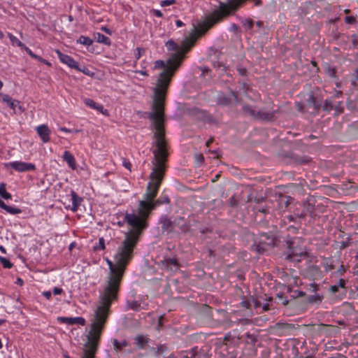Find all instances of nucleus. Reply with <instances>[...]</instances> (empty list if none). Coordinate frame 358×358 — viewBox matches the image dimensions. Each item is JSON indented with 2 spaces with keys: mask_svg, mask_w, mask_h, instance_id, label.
<instances>
[{
  "mask_svg": "<svg viewBox=\"0 0 358 358\" xmlns=\"http://www.w3.org/2000/svg\"><path fill=\"white\" fill-rule=\"evenodd\" d=\"M124 220L131 229L125 234V238L114 256V262L106 259L110 273L94 310V315L107 320L111 304L118 299L121 282L127 266L133 258L134 250L143 230L147 228L145 218L141 220L134 215H125Z\"/></svg>",
  "mask_w": 358,
  "mask_h": 358,
  "instance_id": "f257e3e1",
  "label": "nucleus"
},
{
  "mask_svg": "<svg viewBox=\"0 0 358 358\" xmlns=\"http://www.w3.org/2000/svg\"><path fill=\"white\" fill-rule=\"evenodd\" d=\"M183 60L182 52L172 53L165 63L163 60H157L155 63V68H164L160 73L153 88L152 110L148 114V118L152 122L154 130L160 128L165 129V101L169 84L176 71L180 66Z\"/></svg>",
  "mask_w": 358,
  "mask_h": 358,
  "instance_id": "f03ea898",
  "label": "nucleus"
},
{
  "mask_svg": "<svg viewBox=\"0 0 358 358\" xmlns=\"http://www.w3.org/2000/svg\"><path fill=\"white\" fill-rule=\"evenodd\" d=\"M152 147L153 159L152 172L150 174V182L148 184L145 194V201L149 203H152V201L157 196L167 167L169 145L166 138V130H162L159 127L157 130H154Z\"/></svg>",
  "mask_w": 358,
  "mask_h": 358,
  "instance_id": "7ed1b4c3",
  "label": "nucleus"
},
{
  "mask_svg": "<svg viewBox=\"0 0 358 358\" xmlns=\"http://www.w3.org/2000/svg\"><path fill=\"white\" fill-rule=\"evenodd\" d=\"M247 0H231L227 3H220L217 9L208 15L204 21L199 24L198 28L194 27V32L199 36L206 34L214 24L229 16L232 11L236 10Z\"/></svg>",
  "mask_w": 358,
  "mask_h": 358,
  "instance_id": "20e7f679",
  "label": "nucleus"
},
{
  "mask_svg": "<svg viewBox=\"0 0 358 358\" xmlns=\"http://www.w3.org/2000/svg\"><path fill=\"white\" fill-rule=\"evenodd\" d=\"M106 322L107 319L94 314L90 329L86 336L87 342L85 344V348L80 358H95L101 336ZM64 357V358H71L66 354Z\"/></svg>",
  "mask_w": 358,
  "mask_h": 358,
  "instance_id": "39448f33",
  "label": "nucleus"
},
{
  "mask_svg": "<svg viewBox=\"0 0 358 358\" xmlns=\"http://www.w3.org/2000/svg\"><path fill=\"white\" fill-rule=\"evenodd\" d=\"M170 203V199L168 196H160L158 199H157L154 203H149L147 201H141L139 203V206L138 208L137 213H127L126 215H134L137 217H139L141 220L145 218V223L147 226L148 225V217L151 213V211L155 209L157 206H159L161 204H168Z\"/></svg>",
  "mask_w": 358,
  "mask_h": 358,
  "instance_id": "423d86ee",
  "label": "nucleus"
},
{
  "mask_svg": "<svg viewBox=\"0 0 358 358\" xmlns=\"http://www.w3.org/2000/svg\"><path fill=\"white\" fill-rule=\"evenodd\" d=\"M275 245V238L273 235L262 234L260 235L258 241H255L252 246V249L259 254H262Z\"/></svg>",
  "mask_w": 358,
  "mask_h": 358,
  "instance_id": "0eeeda50",
  "label": "nucleus"
},
{
  "mask_svg": "<svg viewBox=\"0 0 358 358\" xmlns=\"http://www.w3.org/2000/svg\"><path fill=\"white\" fill-rule=\"evenodd\" d=\"M298 238L287 241L289 253L285 259L291 262H300L301 257H306V252L298 247Z\"/></svg>",
  "mask_w": 358,
  "mask_h": 358,
  "instance_id": "6e6552de",
  "label": "nucleus"
},
{
  "mask_svg": "<svg viewBox=\"0 0 358 358\" xmlns=\"http://www.w3.org/2000/svg\"><path fill=\"white\" fill-rule=\"evenodd\" d=\"M196 40V36H195V33L193 32L182 41L181 48H179L173 40L167 41L166 45L169 50H174L175 52H182L184 58L185 53L194 46Z\"/></svg>",
  "mask_w": 358,
  "mask_h": 358,
  "instance_id": "1a4fd4ad",
  "label": "nucleus"
},
{
  "mask_svg": "<svg viewBox=\"0 0 358 358\" xmlns=\"http://www.w3.org/2000/svg\"><path fill=\"white\" fill-rule=\"evenodd\" d=\"M1 101L13 110V114H20L23 112V109L20 105V101L11 98L8 94H1Z\"/></svg>",
  "mask_w": 358,
  "mask_h": 358,
  "instance_id": "9d476101",
  "label": "nucleus"
},
{
  "mask_svg": "<svg viewBox=\"0 0 358 358\" xmlns=\"http://www.w3.org/2000/svg\"><path fill=\"white\" fill-rule=\"evenodd\" d=\"M319 289L320 285H317L315 282L310 284L309 291L310 292H314L315 294L308 296L306 300L308 303L319 305L322 302L324 296L322 294L316 293Z\"/></svg>",
  "mask_w": 358,
  "mask_h": 358,
  "instance_id": "9b49d317",
  "label": "nucleus"
},
{
  "mask_svg": "<svg viewBox=\"0 0 358 358\" xmlns=\"http://www.w3.org/2000/svg\"><path fill=\"white\" fill-rule=\"evenodd\" d=\"M163 269L171 272H176L180 269V263L176 258L165 257L159 263Z\"/></svg>",
  "mask_w": 358,
  "mask_h": 358,
  "instance_id": "f8f14e48",
  "label": "nucleus"
},
{
  "mask_svg": "<svg viewBox=\"0 0 358 358\" xmlns=\"http://www.w3.org/2000/svg\"><path fill=\"white\" fill-rule=\"evenodd\" d=\"M6 168L11 167L19 172L29 171L35 170L36 166L31 163H26L22 162H13L4 164Z\"/></svg>",
  "mask_w": 358,
  "mask_h": 358,
  "instance_id": "ddd939ff",
  "label": "nucleus"
},
{
  "mask_svg": "<svg viewBox=\"0 0 358 358\" xmlns=\"http://www.w3.org/2000/svg\"><path fill=\"white\" fill-rule=\"evenodd\" d=\"M317 331L320 336L331 337L338 332V328L336 326L320 324L317 326Z\"/></svg>",
  "mask_w": 358,
  "mask_h": 358,
  "instance_id": "4468645a",
  "label": "nucleus"
},
{
  "mask_svg": "<svg viewBox=\"0 0 358 358\" xmlns=\"http://www.w3.org/2000/svg\"><path fill=\"white\" fill-rule=\"evenodd\" d=\"M279 113L278 109L272 110L271 111H265L259 110L257 111L256 120L273 122L276 119V114Z\"/></svg>",
  "mask_w": 358,
  "mask_h": 358,
  "instance_id": "2eb2a0df",
  "label": "nucleus"
},
{
  "mask_svg": "<svg viewBox=\"0 0 358 358\" xmlns=\"http://www.w3.org/2000/svg\"><path fill=\"white\" fill-rule=\"evenodd\" d=\"M315 206L308 201L303 202L302 209L299 210L298 208L295 211V215L300 218H304L307 215L313 217Z\"/></svg>",
  "mask_w": 358,
  "mask_h": 358,
  "instance_id": "dca6fc26",
  "label": "nucleus"
},
{
  "mask_svg": "<svg viewBox=\"0 0 358 358\" xmlns=\"http://www.w3.org/2000/svg\"><path fill=\"white\" fill-rule=\"evenodd\" d=\"M36 131L43 143H48L50 141V135L51 131L46 124H41L37 127Z\"/></svg>",
  "mask_w": 358,
  "mask_h": 358,
  "instance_id": "f3484780",
  "label": "nucleus"
},
{
  "mask_svg": "<svg viewBox=\"0 0 358 358\" xmlns=\"http://www.w3.org/2000/svg\"><path fill=\"white\" fill-rule=\"evenodd\" d=\"M56 52L60 59V61L68 65L69 67L73 69H78V63L70 56L62 53L59 50H57Z\"/></svg>",
  "mask_w": 358,
  "mask_h": 358,
  "instance_id": "a211bd4d",
  "label": "nucleus"
},
{
  "mask_svg": "<svg viewBox=\"0 0 358 358\" xmlns=\"http://www.w3.org/2000/svg\"><path fill=\"white\" fill-rule=\"evenodd\" d=\"M57 320L62 323H65L67 324H78L82 326L85 325V320L82 317H59Z\"/></svg>",
  "mask_w": 358,
  "mask_h": 358,
  "instance_id": "6ab92c4d",
  "label": "nucleus"
},
{
  "mask_svg": "<svg viewBox=\"0 0 358 358\" xmlns=\"http://www.w3.org/2000/svg\"><path fill=\"white\" fill-rule=\"evenodd\" d=\"M173 223H174V226L178 227L182 233H187L189 231L190 225L186 222L182 217L176 218Z\"/></svg>",
  "mask_w": 358,
  "mask_h": 358,
  "instance_id": "aec40b11",
  "label": "nucleus"
},
{
  "mask_svg": "<svg viewBox=\"0 0 358 358\" xmlns=\"http://www.w3.org/2000/svg\"><path fill=\"white\" fill-rule=\"evenodd\" d=\"M162 224V229L163 231H173L174 223L167 216H162L159 220Z\"/></svg>",
  "mask_w": 358,
  "mask_h": 358,
  "instance_id": "412c9836",
  "label": "nucleus"
},
{
  "mask_svg": "<svg viewBox=\"0 0 358 358\" xmlns=\"http://www.w3.org/2000/svg\"><path fill=\"white\" fill-rule=\"evenodd\" d=\"M62 158L73 170L76 169V159L73 155L70 152L65 151L64 152Z\"/></svg>",
  "mask_w": 358,
  "mask_h": 358,
  "instance_id": "4be33fe9",
  "label": "nucleus"
},
{
  "mask_svg": "<svg viewBox=\"0 0 358 358\" xmlns=\"http://www.w3.org/2000/svg\"><path fill=\"white\" fill-rule=\"evenodd\" d=\"M71 200H72V206L71 207V210L73 212H76L78 210V207L83 201V199L78 196V194L74 192H71Z\"/></svg>",
  "mask_w": 358,
  "mask_h": 358,
  "instance_id": "5701e85b",
  "label": "nucleus"
},
{
  "mask_svg": "<svg viewBox=\"0 0 358 358\" xmlns=\"http://www.w3.org/2000/svg\"><path fill=\"white\" fill-rule=\"evenodd\" d=\"M345 285H346V280L343 278H341L335 285H333L329 287V290L333 294L339 292L340 289H343L344 292H345L346 291Z\"/></svg>",
  "mask_w": 358,
  "mask_h": 358,
  "instance_id": "b1692460",
  "label": "nucleus"
},
{
  "mask_svg": "<svg viewBox=\"0 0 358 358\" xmlns=\"http://www.w3.org/2000/svg\"><path fill=\"white\" fill-rule=\"evenodd\" d=\"M242 110L245 116H250L254 120H256L257 115V111H256L252 106L248 104H243L242 107Z\"/></svg>",
  "mask_w": 358,
  "mask_h": 358,
  "instance_id": "393cba45",
  "label": "nucleus"
},
{
  "mask_svg": "<svg viewBox=\"0 0 358 358\" xmlns=\"http://www.w3.org/2000/svg\"><path fill=\"white\" fill-rule=\"evenodd\" d=\"M84 103L88 106L89 107L96 110L97 111L101 112L103 114H105V112L103 110V107L102 105H99L97 103H96L94 101H93L91 99H85Z\"/></svg>",
  "mask_w": 358,
  "mask_h": 358,
  "instance_id": "a878e982",
  "label": "nucleus"
},
{
  "mask_svg": "<svg viewBox=\"0 0 358 358\" xmlns=\"http://www.w3.org/2000/svg\"><path fill=\"white\" fill-rule=\"evenodd\" d=\"M149 339L143 335H138L135 338V345L138 349H143L145 345L148 343Z\"/></svg>",
  "mask_w": 358,
  "mask_h": 358,
  "instance_id": "bb28decb",
  "label": "nucleus"
},
{
  "mask_svg": "<svg viewBox=\"0 0 358 358\" xmlns=\"http://www.w3.org/2000/svg\"><path fill=\"white\" fill-rule=\"evenodd\" d=\"M1 209L5 210L8 213L11 215H16L21 213L22 210L13 206L6 205L3 201H1Z\"/></svg>",
  "mask_w": 358,
  "mask_h": 358,
  "instance_id": "cd10ccee",
  "label": "nucleus"
},
{
  "mask_svg": "<svg viewBox=\"0 0 358 358\" xmlns=\"http://www.w3.org/2000/svg\"><path fill=\"white\" fill-rule=\"evenodd\" d=\"M94 38L96 39L97 42L110 45L111 44L110 39L106 36L105 35L101 33H96L94 34Z\"/></svg>",
  "mask_w": 358,
  "mask_h": 358,
  "instance_id": "c85d7f7f",
  "label": "nucleus"
},
{
  "mask_svg": "<svg viewBox=\"0 0 358 358\" xmlns=\"http://www.w3.org/2000/svg\"><path fill=\"white\" fill-rule=\"evenodd\" d=\"M307 102L308 106L313 107L314 110H318L321 107V104L316 101L313 93H310Z\"/></svg>",
  "mask_w": 358,
  "mask_h": 358,
  "instance_id": "c756f323",
  "label": "nucleus"
},
{
  "mask_svg": "<svg viewBox=\"0 0 358 358\" xmlns=\"http://www.w3.org/2000/svg\"><path fill=\"white\" fill-rule=\"evenodd\" d=\"M292 161L296 164H304L310 161V159L307 156H296L292 157Z\"/></svg>",
  "mask_w": 358,
  "mask_h": 358,
  "instance_id": "7c9ffc66",
  "label": "nucleus"
},
{
  "mask_svg": "<svg viewBox=\"0 0 358 358\" xmlns=\"http://www.w3.org/2000/svg\"><path fill=\"white\" fill-rule=\"evenodd\" d=\"M231 103L229 97L227 96L224 94H220L217 97V103L221 106H228Z\"/></svg>",
  "mask_w": 358,
  "mask_h": 358,
  "instance_id": "2f4dec72",
  "label": "nucleus"
},
{
  "mask_svg": "<svg viewBox=\"0 0 358 358\" xmlns=\"http://www.w3.org/2000/svg\"><path fill=\"white\" fill-rule=\"evenodd\" d=\"M141 308V303L137 301H127V308L138 311Z\"/></svg>",
  "mask_w": 358,
  "mask_h": 358,
  "instance_id": "473e14b6",
  "label": "nucleus"
},
{
  "mask_svg": "<svg viewBox=\"0 0 358 358\" xmlns=\"http://www.w3.org/2000/svg\"><path fill=\"white\" fill-rule=\"evenodd\" d=\"M77 42L83 45L89 46L93 43V40L91 39L90 37L80 36L78 39Z\"/></svg>",
  "mask_w": 358,
  "mask_h": 358,
  "instance_id": "72a5a7b5",
  "label": "nucleus"
},
{
  "mask_svg": "<svg viewBox=\"0 0 358 358\" xmlns=\"http://www.w3.org/2000/svg\"><path fill=\"white\" fill-rule=\"evenodd\" d=\"M324 71L325 73L331 78L336 77V69L335 67H332L328 64L326 66Z\"/></svg>",
  "mask_w": 358,
  "mask_h": 358,
  "instance_id": "f704fd0d",
  "label": "nucleus"
},
{
  "mask_svg": "<svg viewBox=\"0 0 358 358\" xmlns=\"http://www.w3.org/2000/svg\"><path fill=\"white\" fill-rule=\"evenodd\" d=\"M245 337L249 341H247L248 343H250L251 345H255L257 341L258 334H250L247 333L245 334Z\"/></svg>",
  "mask_w": 358,
  "mask_h": 358,
  "instance_id": "c9c22d12",
  "label": "nucleus"
},
{
  "mask_svg": "<svg viewBox=\"0 0 358 358\" xmlns=\"http://www.w3.org/2000/svg\"><path fill=\"white\" fill-rule=\"evenodd\" d=\"M334 109L335 110V116H338L344 112V107L343 106V102L339 101L336 105L334 106Z\"/></svg>",
  "mask_w": 358,
  "mask_h": 358,
  "instance_id": "e433bc0d",
  "label": "nucleus"
},
{
  "mask_svg": "<svg viewBox=\"0 0 358 358\" xmlns=\"http://www.w3.org/2000/svg\"><path fill=\"white\" fill-rule=\"evenodd\" d=\"M323 110L329 113L334 109V105L331 100H325L322 106Z\"/></svg>",
  "mask_w": 358,
  "mask_h": 358,
  "instance_id": "4c0bfd02",
  "label": "nucleus"
},
{
  "mask_svg": "<svg viewBox=\"0 0 358 358\" xmlns=\"http://www.w3.org/2000/svg\"><path fill=\"white\" fill-rule=\"evenodd\" d=\"M11 198V194L6 192V184L1 182V199H10Z\"/></svg>",
  "mask_w": 358,
  "mask_h": 358,
  "instance_id": "58836bf2",
  "label": "nucleus"
},
{
  "mask_svg": "<svg viewBox=\"0 0 358 358\" xmlns=\"http://www.w3.org/2000/svg\"><path fill=\"white\" fill-rule=\"evenodd\" d=\"M8 36L10 39V41L13 45H16L18 47H24V44L22 43L20 40H18L16 37L13 36L11 34H8Z\"/></svg>",
  "mask_w": 358,
  "mask_h": 358,
  "instance_id": "ea45409f",
  "label": "nucleus"
},
{
  "mask_svg": "<svg viewBox=\"0 0 358 358\" xmlns=\"http://www.w3.org/2000/svg\"><path fill=\"white\" fill-rule=\"evenodd\" d=\"M105 241H104V238L103 237L101 238H99V245H96V246H94V250H103L105 249Z\"/></svg>",
  "mask_w": 358,
  "mask_h": 358,
  "instance_id": "a19ab883",
  "label": "nucleus"
},
{
  "mask_svg": "<svg viewBox=\"0 0 358 358\" xmlns=\"http://www.w3.org/2000/svg\"><path fill=\"white\" fill-rule=\"evenodd\" d=\"M113 344L115 348L117 350H122V348L123 347L127 346L126 342L120 343L117 339L113 340Z\"/></svg>",
  "mask_w": 358,
  "mask_h": 358,
  "instance_id": "79ce46f5",
  "label": "nucleus"
},
{
  "mask_svg": "<svg viewBox=\"0 0 358 358\" xmlns=\"http://www.w3.org/2000/svg\"><path fill=\"white\" fill-rule=\"evenodd\" d=\"M229 30L231 32H234L236 35H238L241 33L240 27L236 24H232L229 27Z\"/></svg>",
  "mask_w": 358,
  "mask_h": 358,
  "instance_id": "37998d69",
  "label": "nucleus"
},
{
  "mask_svg": "<svg viewBox=\"0 0 358 358\" xmlns=\"http://www.w3.org/2000/svg\"><path fill=\"white\" fill-rule=\"evenodd\" d=\"M1 264L4 268H10L13 266V264L10 261L4 257H1Z\"/></svg>",
  "mask_w": 358,
  "mask_h": 358,
  "instance_id": "c03bdc74",
  "label": "nucleus"
},
{
  "mask_svg": "<svg viewBox=\"0 0 358 358\" xmlns=\"http://www.w3.org/2000/svg\"><path fill=\"white\" fill-rule=\"evenodd\" d=\"M254 26V22L252 20H248L243 22V27L247 29H252Z\"/></svg>",
  "mask_w": 358,
  "mask_h": 358,
  "instance_id": "a18cd8bd",
  "label": "nucleus"
},
{
  "mask_svg": "<svg viewBox=\"0 0 358 358\" xmlns=\"http://www.w3.org/2000/svg\"><path fill=\"white\" fill-rule=\"evenodd\" d=\"M176 0H163L160 2V5L162 7L168 6L172 4L176 3Z\"/></svg>",
  "mask_w": 358,
  "mask_h": 358,
  "instance_id": "49530a36",
  "label": "nucleus"
},
{
  "mask_svg": "<svg viewBox=\"0 0 358 358\" xmlns=\"http://www.w3.org/2000/svg\"><path fill=\"white\" fill-rule=\"evenodd\" d=\"M76 69L78 71H79L83 72L85 75L90 76L91 74V71L87 67H86L85 66H83L81 67H80L78 66V69Z\"/></svg>",
  "mask_w": 358,
  "mask_h": 358,
  "instance_id": "de8ad7c7",
  "label": "nucleus"
},
{
  "mask_svg": "<svg viewBox=\"0 0 358 358\" xmlns=\"http://www.w3.org/2000/svg\"><path fill=\"white\" fill-rule=\"evenodd\" d=\"M277 297L282 305L287 306L289 303V301L283 296V294H278Z\"/></svg>",
  "mask_w": 358,
  "mask_h": 358,
  "instance_id": "09e8293b",
  "label": "nucleus"
},
{
  "mask_svg": "<svg viewBox=\"0 0 358 358\" xmlns=\"http://www.w3.org/2000/svg\"><path fill=\"white\" fill-rule=\"evenodd\" d=\"M195 160L197 163H202L204 161V157L202 154H195L194 155Z\"/></svg>",
  "mask_w": 358,
  "mask_h": 358,
  "instance_id": "8fccbe9b",
  "label": "nucleus"
},
{
  "mask_svg": "<svg viewBox=\"0 0 358 358\" xmlns=\"http://www.w3.org/2000/svg\"><path fill=\"white\" fill-rule=\"evenodd\" d=\"M21 48L24 49L32 58H38V55H35L29 48L26 47H21Z\"/></svg>",
  "mask_w": 358,
  "mask_h": 358,
  "instance_id": "3c124183",
  "label": "nucleus"
},
{
  "mask_svg": "<svg viewBox=\"0 0 358 358\" xmlns=\"http://www.w3.org/2000/svg\"><path fill=\"white\" fill-rule=\"evenodd\" d=\"M237 71H238L239 74L242 76H247V73H248V71L244 67H241V66H238L237 68Z\"/></svg>",
  "mask_w": 358,
  "mask_h": 358,
  "instance_id": "603ef678",
  "label": "nucleus"
},
{
  "mask_svg": "<svg viewBox=\"0 0 358 358\" xmlns=\"http://www.w3.org/2000/svg\"><path fill=\"white\" fill-rule=\"evenodd\" d=\"M345 22L348 24H352L356 22V20L353 16H348L345 18Z\"/></svg>",
  "mask_w": 358,
  "mask_h": 358,
  "instance_id": "864d4df0",
  "label": "nucleus"
},
{
  "mask_svg": "<svg viewBox=\"0 0 358 358\" xmlns=\"http://www.w3.org/2000/svg\"><path fill=\"white\" fill-rule=\"evenodd\" d=\"M352 42L355 48L358 45V36L357 34L352 36Z\"/></svg>",
  "mask_w": 358,
  "mask_h": 358,
  "instance_id": "5fc2aeb1",
  "label": "nucleus"
},
{
  "mask_svg": "<svg viewBox=\"0 0 358 358\" xmlns=\"http://www.w3.org/2000/svg\"><path fill=\"white\" fill-rule=\"evenodd\" d=\"M123 166L127 169L128 170H129L131 171V164L130 163L129 161H128L127 159H124L123 160Z\"/></svg>",
  "mask_w": 358,
  "mask_h": 358,
  "instance_id": "6e6d98bb",
  "label": "nucleus"
},
{
  "mask_svg": "<svg viewBox=\"0 0 358 358\" xmlns=\"http://www.w3.org/2000/svg\"><path fill=\"white\" fill-rule=\"evenodd\" d=\"M294 296L295 297H303L304 296H306V293L303 291H299V290H295L294 291Z\"/></svg>",
  "mask_w": 358,
  "mask_h": 358,
  "instance_id": "4d7b16f0",
  "label": "nucleus"
},
{
  "mask_svg": "<svg viewBox=\"0 0 358 358\" xmlns=\"http://www.w3.org/2000/svg\"><path fill=\"white\" fill-rule=\"evenodd\" d=\"M137 53L136 55V59H139L142 53H145V50L143 48H136Z\"/></svg>",
  "mask_w": 358,
  "mask_h": 358,
  "instance_id": "13d9d810",
  "label": "nucleus"
},
{
  "mask_svg": "<svg viewBox=\"0 0 358 358\" xmlns=\"http://www.w3.org/2000/svg\"><path fill=\"white\" fill-rule=\"evenodd\" d=\"M166 350V347L164 345H159L157 348V353L163 354Z\"/></svg>",
  "mask_w": 358,
  "mask_h": 358,
  "instance_id": "bf43d9fd",
  "label": "nucleus"
},
{
  "mask_svg": "<svg viewBox=\"0 0 358 358\" xmlns=\"http://www.w3.org/2000/svg\"><path fill=\"white\" fill-rule=\"evenodd\" d=\"M36 59L38 60L39 62H41V63H43L48 66H51V64L46 59L42 58L40 56H38V58H36Z\"/></svg>",
  "mask_w": 358,
  "mask_h": 358,
  "instance_id": "052dcab7",
  "label": "nucleus"
},
{
  "mask_svg": "<svg viewBox=\"0 0 358 358\" xmlns=\"http://www.w3.org/2000/svg\"><path fill=\"white\" fill-rule=\"evenodd\" d=\"M241 306L247 309H249L251 307V303L249 301H243L241 302Z\"/></svg>",
  "mask_w": 358,
  "mask_h": 358,
  "instance_id": "680f3d73",
  "label": "nucleus"
},
{
  "mask_svg": "<svg viewBox=\"0 0 358 358\" xmlns=\"http://www.w3.org/2000/svg\"><path fill=\"white\" fill-rule=\"evenodd\" d=\"M54 294H61L63 293V289L59 287H55L52 290Z\"/></svg>",
  "mask_w": 358,
  "mask_h": 358,
  "instance_id": "e2e57ef3",
  "label": "nucleus"
},
{
  "mask_svg": "<svg viewBox=\"0 0 358 358\" xmlns=\"http://www.w3.org/2000/svg\"><path fill=\"white\" fill-rule=\"evenodd\" d=\"M252 302L254 303V307L256 309L262 306L261 302H259V301L255 299L254 298H252Z\"/></svg>",
  "mask_w": 358,
  "mask_h": 358,
  "instance_id": "0e129e2a",
  "label": "nucleus"
},
{
  "mask_svg": "<svg viewBox=\"0 0 358 358\" xmlns=\"http://www.w3.org/2000/svg\"><path fill=\"white\" fill-rule=\"evenodd\" d=\"M240 322L243 325L250 324L252 323V320L250 319H243L240 320Z\"/></svg>",
  "mask_w": 358,
  "mask_h": 358,
  "instance_id": "69168bd1",
  "label": "nucleus"
},
{
  "mask_svg": "<svg viewBox=\"0 0 358 358\" xmlns=\"http://www.w3.org/2000/svg\"><path fill=\"white\" fill-rule=\"evenodd\" d=\"M345 272V268L343 265H341V267L337 271V273H339L340 275H342Z\"/></svg>",
  "mask_w": 358,
  "mask_h": 358,
  "instance_id": "338daca9",
  "label": "nucleus"
},
{
  "mask_svg": "<svg viewBox=\"0 0 358 358\" xmlns=\"http://www.w3.org/2000/svg\"><path fill=\"white\" fill-rule=\"evenodd\" d=\"M43 296L47 299H50L51 298L52 294L50 291H46L43 293Z\"/></svg>",
  "mask_w": 358,
  "mask_h": 358,
  "instance_id": "774afa93",
  "label": "nucleus"
}]
</instances>
